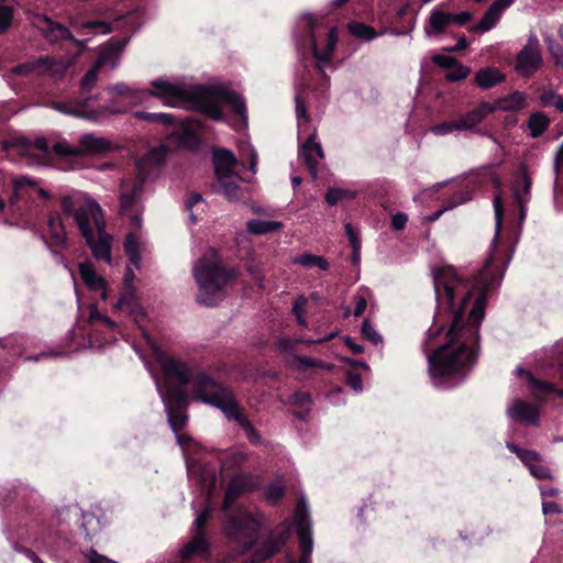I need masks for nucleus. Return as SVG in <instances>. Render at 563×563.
I'll return each mask as SVG.
<instances>
[{"label":"nucleus","instance_id":"52","mask_svg":"<svg viewBox=\"0 0 563 563\" xmlns=\"http://www.w3.org/2000/svg\"><path fill=\"white\" fill-rule=\"evenodd\" d=\"M297 534L299 539L300 552H312L311 530L307 528H301L298 529Z\"/></svg>","mask_w":563,"mask_h":563},{"label":"nucleus","instance_id":"19","mask_svg":"<svg viewBox=\"0 0 563 563\" xmlns=\"http://www.w3.org/2000/svg\"><path fill=\"white\" fill-rule=\"evenodd\" d=\"M124 253L129 258L130 265L126 267V272L123 282H133L135 275L133 267L139 269L141 266V252L139 238L134 233H129L124 241Z\"/></svg>","mask_w":563,"mask_h":563},{"label":"nucleus","instance_id":"20","mask_svg":"<svg viewBox=\"0 0 563 563\" xmlns=\"http://www.w3.org/2000/svg\"><path fill=\"white\" fill-rule=\"evenodd\" d=\"M509 417L523 424H537L539 419V408L525 400L517 399L509 408Z\"/></svg>","mask_w":563,"mask_h":563},{"label":"nucleus","instance_id":"54","mask_svg":"<svg viewBox=\"0 0 563 563\" xmlns=\"http://www.w3.org/2000/svg\"><path fill=\"white\" fill-rule=\"evenodd\" d=\"M79 274L82 282H106L103 278L96 276L95 268L90 263H80Z\"/></svg>","mask_w":563,"mask_h":563},{"label":"nucleus","instance_id":"59","mask_svg":"<svg viewBox=\"0 0 563 563\" xmlns=\"http://www.w3.org/2000/svg\"><path fill=\"white\" fill-rule=\"evenodd\" d=\"M89 320L92 324L102 323L109 329H114L117 327L115 322H113L109 317L100 313L96 308L91 309Z\"/></svg>","mask_w":563,"mask_h":563},{"label":"nucleus","instance_id":"16","mask_svg":"<svg viewBox=\"0 0 563 563\" xmlns=\"http://www.w3.org/2000/svg\"><path fill=\"white\" fill-rule=\"evenodd\" d=\"M311 46H312V55L317 60L316 68L323 74L324 65L329 64L332 60L333 52L336 46L338 35L335 27H332L327 34V43L324 47L319 48L316 43V37L313 32L310 34Z\"/></svg>","mask_w":563,"mask_h":563},{"label":"nucleus","instance_id":"22","mask_svg":"<svg viewBox=\"0 0 563 563\" xmlns=\"http://www.w3.org/2000/svg\"><path fill=\"white\" fill-rule=\"evenodd\" d=\"M494 108L487 103L482 102L477 108L462 114L457 120V124L460 131L471 130L478 125L489 113H492Z\"/></svg>","mask_w":563,"mask_h":563},{"label":"nucleus","instance_id":"11","mask_svg":"<svg viewBox=\"0 0 563 563\" xmlns=\"http://www.w3.org/2000/svg\"><path fill=\"white\" fill-rule=\"evenodd\" d=\"M542 65L541 46L536 36H530L518 53L515 69L522 77H531Z\"/></svg>","mask_w":563,"mask_h":563},{"label":"nucleus","instance_id":"49","mask_svg":"<svg viewBox=\"0 0 563 563\" xmlns=\"http://www.w3.org/2000/svg\"><path fill=\"white\" fill-rule=\"evenodd\" d=\"M118 60L119 57L115 54H112V51L109 48V46H106L100 51L95 65H97L100 69L103 65L109 63L112 65V67H117Z\"/></svg>","mask_w":563,"mask_h":563},{"label":"nucleus","instance_id":"39","mask_svg":"<svg viewBox=\"0 0 563 563\" xmlns=\"http://www.w3.org/2000/svg\"><path fill=\"white\" fill-rule=\"evenodd\" d=\"M523 93L516 91L499 100V108L503 110H519L525 107Z\"/></svg>","mask_w":563,"mask_h":563},{"label":"nucleus","instance_id":"62","mask_svg":"<svg viewBox=\"0 0 563 563\" xmlns=\"http://www.w3.org/2000/svg\"><path fill=\"white\" fill-rule=\"evenodd\" d=\"M295 102H296V115H297L298 120L308 122L309 113H308L307 104H306L303 98L301 96L297 95L295 98Z\"/></svg>","mask_w":563,"mask_h":563},{"label":"nucleus","instance_id":"57","mask_svg":"<svg viewBox=\"0 0 563 563\" xmlns=\"http://www.w3.org/2000/svg\"><path fill=\"white\" fill-rule=\"evenodd\" d=\"M362 335L364 339L371 341L374 344L382 342V336L372 327L368 320H364L362 324Z\"/></svg>","mask_w":563,"mask_h":563},{"label":"nucleus","instance_id":"33","mask_svg":"<svg viewBox=\"0 0 563 563\" xmlns=\"http://www.w3.org/2000/svg\"><path fill=\"white\" fill-rule=\"evenodd\" d=\"M529 376V389L533 398L543 401L548 395L554 393L555 386L551 383L534 378L531 374Z\"/></svg>","mask_w":563,"mask_h":563},{"label":"nucleus","instance_id":"6","mask_svg":"<svg viewBox=\"0 0 563 563\" xmlns=\"http://www.w3.org/2000/svg\"><path fill=\"white\" fill-rule=\"evenodd\" d=\"M262 525V515L243 512L229 517L224 531L228 538L240 547V553L244 554L255 547Z\"/></svg>","mask_w":563,"mask_h":563},{"label":"nucleus","instance_id":"60","mask_svg":"<svg viewBox=\"0 0 563 563\" xmlns=\"http://www.w3.org/2000/svg\"><path fill=\"white\" fill-rule=\"evenodd\" d=\"M89 320L92 324L102 323L109 329H114L117 327L115 322H113L109 317L100 313L96 308L91 309Z\"/></svg>","mask_w":563,"mask_h":563},{"label":"nucleus","instance_id":"32","mask_svg":"<svg viewBox=\"0 0 563 563\" xmlns=\"http://www.w3.org/2000/svg\"><path fill=\"white\" fill-rule=\"evenodd\" d=\"M292 262L295 264L301 265L306 268H317L320 271H328L329 269V262L325 257L320 255H314L311 253H303L298 256H296Z\"/></svg>","mask_w":563,"mask_h":563},{"label":"nucleus","instance_id":"25","mask_svg":"<svg viewBox=\"0 0 563 563\" xmlns=\"http://www.w3.org/2000/svg\"><path fill=\"white\" fill-rule=\"evenodd\" d=\"M236 165L234 154L227 148H216L213 151V166L216 177H223L227 174H233L232 169Z\"/></svg>","mask_w":563,"mask_h":563},{"label":"nucleus","instance_id":"47","mask_svg":"<svg viewBox=\"0 0 563 563\" xmlns=\"http://www.w3.org/2000/svg\"><path fill=\"white\" fill-rule=\"evenodd\" d=\"M80 27L81 30H91L92 34H109L112 32L111 24L104 21H86Z\"/></svg>","mask_w":563,"mask_h":563},{"label":"nucleus","instance_id":"2","mask_svg":"<svg viewBox=\"0 0 563 563\" xmlns=\"http://www.w3.org/2000/svg\"><path fill=\"white\" fill-rule=\"evenodd\" d=\"M152 87L153 89H148L146 95L161 99L164 104L176 107L186 101L214 121L223 119V112L218 101L228 103L235 114L243 118L246 115V106L243 98L238 92L223 86H197L188 89L183 85L156 79L152 81Z\"/></svg>","mask_w":563,"mask_h":563},{"label":"nucleus","instance_id":"51","mask_svg":"<svg viewBox=\"0 0 563 563\" xmlns=\"http://www.w3.org/2000/svg\"><path fill=\"white\" fill-rule=\"evenodd\" d=\"M431 132L435 135H446L454 131H460L457 120L438 123L431 126Z\"/></svg>","mask_w":563,"mask_h":563},{"label":"nucleus","instance_id":"28","mask_svg":"<svg viewBox=\"0 0 563 563\" xmlns=\"http://www.w3.org/2000/svg\"><path fill=\"white\" fill-rule=\"evenodd\" d=\"M48 235L51 244L59 249L67 246V235L59 214H51L48 218Z\"/></svg>","mask_w":563,"mask_h":563},{"label":"nucleus","instance_id":"3","mask_svg":"<svg viewBox=\"0 0 563 563\" xmlns=\"http://www.w3.org/2000/svg\"><path fill=\"white\" fill-rule=\"evenodd\" d=\"M195 396L200 398L201 401L219 408L229 420L236 421L252 443L260 442L261 435L244 415L235 396L228 387L217 383L208 375H201L195 379Z\"/></svg>","mask_w":563,"mask_h":563},{"label":"nucleus","instance_id":"58","mask_svg":"<svg viewBox=\"0 0 563 563\" xmlns=\"http://www.w3.org/2000/svg\"><path fill=\"white\" fill-rule=\"evenodd\" d=\"M294 361L297 362V367L300 369H306L308 367H325L322 361L308 357V356H294Z\"/></svg>","mask_w":563,"mask_h":563},{"label":"nucleus","instance_id":"40","mask_svg":"<svg viewBox=\"0 0 563 563\" xmlns=\"http://www.w3.org/2000/svg\"><path fill=\"white\" fill-rule=\"evenodd\" d=\"M494 211H495V220H496L494 244H496L498 242L499 234L501 232V225H503V219H504V203H503V198H501V195L499 191L494 197Z\"/></svg>","mask_w":563,"mask_h":563},{"label":"nucleus","instance_id":"4","mask_svg":"<svg viewBox=\"0 0 563 563\" xmlns=\"http://www.w3.org/2000/svg\"><path fill=\"white\" fill-rule=\"evenodd\" d=\"M133 117L163 126L174 128L170 137L176 139L177 144L188 150H197L200 145L198 131L201 129L199 120L187 118L185 121L177 122L175 115L169 113H154L144 110H137Z\"/></svg>","mask_w":563,"mask_h":563},{"label":"nucleus","instance_id":"31","mask_svg":"<svg viewBox=\"0 0 563 563\" xmlns=\"http://www.w3.org/2000/svg\"><path fill=\"white\" fill-rule=\"evenodd\" d=\"M550 123L549 117L543 112H532L527 122L529 134L532 137L541 136L548 130Z\"/></svg>","mask_w":563,"mask_h":563},{"label":"nucleus","instance_id":"34","mask_svg":"<svg viewBox=\"0 0 563 563\" xmlns=\"http://www.w3.org/2000/svg\"><path fill=\"white\" fill-rule=\"evenodd\" d=\"M223 195L229 200H239L242 197V188L236 183V180L233 179V174H227L223 177H217Z\"/></svg>","mask_w":563,"mask_h":563},{"label":"nucleus","instance_id":"43","mask_svg":"<svg viewBox=\"0 0 563 563\" xmlns=\"http://www.w3.org/2000/svg\"><path fill=\"white\" fill-rule=\"evenodd\" d=\"M100 68L97 65H92V67L85 74L80 81V88L82 92H90L95 87L98 80Z\"/></svg>","mask_w":563,"mask_h":563},{"label":"nucleus","instance_id":"37","mask_svg":"<svg viewBox=\"0 0 563 563\" xmlns=\"http://www.w3.org/2000/svg\"><path fill=\"white\" fill-rule=\"evenodd\" d=\"M539 100L542 107H554L563 113V97L552 89H543L540 92Z\"/></svg>","mask_w":563,"mask_h":563},{"label":"nucleus","instance_id":"45","mask_svg":"<svg viewBox=\"0 0 563 563\" xmlns=\"http://www.w3.org/2000/svg\"><path fill=\"white\" fill-rule=\"evenodd\" d=\"M35 183L26 177L16 178L13 180L12 186V194L9 197V203L15 205L21 197V191L25 186H34Z\"/></svg>","mask_w":563,"mask_h":563},{"label":"nucleus","instance_id":"29","mask_svg":"<svg viewBox=\"0 0 563 563\" xmlns=\"http://www.w3.org/2000/svg\"><path fill=\"white\" fill-rule=\"evenodd\" d=\"M505 80V75L495 67L481 68L475 75V84L482 89H489Z\"/></svg>","mask_w":563,"mask_h":563},{"label":"nucleus","instance_id":"41","mask_svg":"<svg viewBox=\"0 0 563 563\" xmlns=\"http://www.w3.org/2000/svg\"><path fill=\"white\" fill-rule=\"evenodd\" d=\"M108 285L109 284H75V291L79 297L85 288L90 291L100 295L103 300L108 298Z\"/></svg>","mask_w":563,"mask_h":563},{"label":"nucleus","instance_id":"1","mask_svg":"<svg viewBox=\"0 0 563 563\" xmlns=\"http://www.w3.org/2000/svg\"><path fill=\"white\" fill-rule=\"evenodd\" d=\"M492 284H434L439 308L448 309L451 323L445 342L428 352L433 377H451L470 371L479 352V328Z\"/></svg>","mask_w":563,"mask_h":563},{"label":"nucleus","instance_id":"8","mask_svg":"<svg viewBox=\"0 0 563 563\" xmlns=\"http://www.w3.org/2000/svg\"><path fill=\"white\" fill-rule=\"evenodd\" d=\"M188 394L179 386H169L167 389L168 422L175 433L180 432L187 424Z\"/></svg>","mask_w":563,"mask_h":563},{"label":"nucleus","instance_id":"30","mask_svg":"<svg viewBox=\"0 0 563 563\" xmlns=\"http://www.w3.org/2000/svg\"><path fill=\"white\" fill-rule=\"evenodd\" d=\"M46 31L45 37L49 42H57L59 40L73 41L74 36L71 32L63 24L54 22L53 20L45 18Z\"/></svg>","mask_w":563,"mask_h":563},{"label":"nucleus","instance_id":"42","mask_svg":"<svg viewBox=\"0 0 563 563\" xmlns=\"http://www.w3.org/2000/svg\"><path fill=\"white\" fill-rule=\"evenodd\" d=\"M52 151L55 155L60 157H77L82 155L81 148L71 146L67 142L56 143Z\"/></svg>","mask_w":563,"mask_h":563},{"label":"nucleus","instance_id":"56","mask_svg":"<svg viewBox=\"0 0 563 563\" xmlns=\"http://www.w3.org/2000/svg\"><path fill=\"white\" fill-rule=\"evenodd\" d=\"M344 230L350 241V244L353 247L354 257H356L358 255V250L361 247V241L358 239L357 232L354 230L351 223H346L344 225Z\"/></svg>","mask_w":563,"mask_h":563},{"label":"nucleus","instance_id":"23","mask_svg":"<svg viewBox=\"0 0 563 563\" xmlns=\"http://www.w3.org/2000/svg\"><path fill=\"white\" fill-rule=\"evenodd\" d=\"M79 145L84 154H103L112 150L111 142L104 137L96 136L93 134H84L79 140Z\"/></svg>","mask_w":563,"mask_h":563},{"label":"nucleus","instance_id":"48","mask_svg":"<svg viewBox=\"0 0 563 563\" xmlns=\"http://www.w3.org/2000/svg\"><path fill=\"white\" fill-rule=\"evenodd\" d=\"M471 74V69L467 66L460 64L459 62L445 74L448 81H460L465 79Z\"/></svg>","mask_w":563,"mask_h":563},{"label":"nucleus","instance_id":"9","mask_svg":"<svg viewBox=\"0 0 563 563\" xmlns=\"http://www.w3.org/2000/svg\"><path fill=\"white\" fill-rule=\"evenodd\" d=\"M289 539V527L285 523L278 525L272 530L265 540L254 548L251 560L246 563H263L279 553Z\"/></svg>","mask_w":563,"mask_h":563},{"label":"nucleus","instance_id":"61","mask_svg":"<svg viewBox=\"0 0 563 563\" xmlns=\"http://www.w3.org/2000/svg\"><path fill=\"white\" fill-rule=\"evenodd\" d=\"M307 305V299L305 297H299L295 302H294V306H292V312L296 316L297 318V321L298 323L301 325V327H307V323H306V320L303 319V311H305V307Z\"/></svg>","mask_w":563,"mask_h":563},{"label":"nucleus","instance_id":"46","mask_svg":"<svg viewBox=\"0 0 563 563\" xmlns=\"http://www.w3.org/2000/svg\"><path fill=\"white\" fill-rule=\"evenodd\" d=\"M264 496L269 503H277L285 496V486L280 483H271L265 487Z\"/></svg>","mask_w":563,"mask_h":563},{"label":"nucleus","instance_id":"55","mask_svg":"<svg viewBox=\"0 0 563 563\" xmlns=\"http://www.w3.org/2000/svg\"><path fill=\"white\" fill-rule=\"evenodd\" d=\"M295 521L297 526V530L301 528L310 529V522L308 518V512L305 506L297 505L295 509Z\"/></svg>","mask_w":563,"mask_h":563},{"label":"nucleus","instance_id":"10","mask_svg":"<svg viewBox=\"0 0 563 563\" xmlns=\"http://www.w3.org/2000/svg\"><path fill=\"white\" fill-rule=\"evenodd\" d=\"M158 362L161 364L165 378L170 383L169 386H179L180 388L184 389V387L191 382L192 398L195 400H201L200 398H196L195 396V379L198 376L205 375L203 373H199L195 376H191L188 365L173 357L159 356Z\"/></svg>","mask_w":563,"mask_h":563},{"label":"nucleus","instance_id":"24","mask_svg":"<svg viewBox=\"0 0 563 563\" xmlns=\"http://www.w3.org/2000/svg\"><path fill=\"white\" fill-rule=\"evenodd\" d=\"M198 302L206 306H216L225 297L227 284H199Z\"/></svg>","mask_w":563,"mask_h":563},{"label":"nucleus","instance_id":"36","mask_svg":"<svg viewBox=\"0 0 563 563\" xmlns=\"http://www.w3.org/2000/svg\"><path fill=\"white\" fill-rule=\"evenodd\" d=\"M347 29L353 36L364 41H372L379 35L374 27L362 22H351Z\"/></svg>","mask_w":563,"mask_h":563},{"label":"nucleus","instance_id":"21","mask_svg":"<svg viewBox=\"0 0 563 563\" xmlns=\"http://www.w3.org/2000/svg\"><path fill=\"white\" fill-rule=\"evenodd\" d=\"M210 543L206 539V536L201 533H195L192 539L185 544L180 552L179 556L181 559V563H187L195 556H202L209 553Z\"/></svg>","mask_w":563,"mask_h":563},{"label":"nucleus","instance_id":"14","mask_svg":"<svg viewBox=\"0 0 563 563\" xmlns=\"http://www.w3.org/2000/svg\"><path fill=\"white\" fill-rule=\"evenodd\" d=\"M257 486L258 483L250 474L240 473L233 475L224 493L223 510L230 509L240 496L255 490Z\"/></svg>","mask_w":563,"mask_h":563},{"label":"nucleus","instance_id":"35","mask_svg":"<svg viewBox=\"0 0 563 563\" xmlns=\"http://www.w3.org/2000/svg\"><path fill=\"white\" fill-rule=\"evenodd\" d=\"M246 227L250 233L261 235L282 229L283 223L279 221L251 220Z\"/></svg>","mask_w":563,"mask_h":563},{"label":"nucleus","instance_id":"44","mask_svg":"<svg viewBox=\"0 0 563 563\" xmlns=\"http://www.w3.org/2000/svg\"><path fill=\"white\" fill-rule=\"evenodd\" d=\"M88 245L91 247L92 253L97 258L106 261L111 260V247L104 240L100 239L99 241H96L93 239L92 243Z\"/></svg>","mask_w":563,"mask_h":563},{"label":"nucleus","instance_id":"26","mask_svg":"<svg viewBox=\"0 0 563 563\" xmlns=\"http://www.w3.org/2000/svg\"><path fill=\"white\" fill-rule=\"evenodd\" d=\"M430 275L433 282H466L455 266L444 262L432 264Z\"/></svg>","mask_w":563,"mask_h":563},{"label":"nucleus","instance_id":"5","mask_svg":"<svg viewBox=\"0 0 563 563\" xmlns=\"http://www.w3.org/2000/svg\"><path fill=\"white\" fill-rule=\"evenodd\" d=\"M158 154L154 151L146 154L135 164L136 175L134 177H125L121 183L120 208L122 212L132 210L136 199L143 191L145 180L154 170H157L161 164Z\"/></svg>","mask_w":563,"mask_h":563},{"label":"nucleus","instance_id":"12","mask_svg":"<svg viewBox=\"0 0 563 563\" xmlns=\"http://www.w3.org/2000/svg\"><path fill=\"white\" fill-rule=\"evenodd\" d=\"M509 261L510 255L494 246L484 266L478 271V274L474 276L473 282H500L504 278Z\"/></svg>","mask_w":563,"mask_h":563},{"label":"nucleus","instance_id":"53","mask_svg":"<svg viewBox=\"0 0 563 563\" xmlns=\"http://www.w3.org/2000/svg\"><path fill=\"white\" fill-rule=\"evenodd\" d=\"M512 452H516L520 460L529 467L539 461L538 453L529 450H521L516 445H509Z\"/></svg>","mask_w":563,"mask_h":563},{"label":"nucleus","instance_id":"64","mask_svg":"<svg viewBox=\"0 0 563 563\" xmlns=\"http://www.w3.org/2000/svg\"><path fill=\"white\" fill-rule=\"evenodd\" d=\"M210 518V509L206 507L197 517L195 521V533H201L205 536V526Z\"/></svg>","mask_w":563,"mask_h":563},{"label":"nucleus","instance_id":"17","mask_svg":"<svg viewBox=\"0 0 563 563\" xmlns=\"http://www.w3.org/2000/svg\"><path fill=\"white\" fill-rule=\"evenodd\" d=\"M114 308L126 312L128 314L134 316L137 320L143 316L142 308L136 296V290L133 284H123L117 302L113 303Z\"/></svg>","mask_w":563,"mask_h":563},{"label":"nucleus","instance_id":"18","mask_svg":"<svg viewBox=\"0 0 563 563\" xmlns=\"http://www.w3.org/2000/svg\"><path fill=\"white\" fill-rule=\"evenodd\" d=\"M316 134H312L302 144L299 156L306 164L312 177H317L319 159L323 158V150L321 144L314 141Z\"/></svg>","mask_w":563,"mask_h":563},{"label":"nucleus","instance_id":"63","mask_svg":"<svg viewBox=\"0 0 563 563\" xmlns=\"http://www.w3.org/2000/svg\"><path fill=\"white\" fill-rule=\"evenodd\" d=\"M432 62L437 66H439L441 68H445V69H451L457 63V60L454 57L448 56V55H441V54L433 55Z\"/></svg>","mask_w":563,"mask_h":563},{"label":"nucleus","instance_id":"13","mask_svg":"<svg viewBox=\"0 0 563 563\" xmlns=\"http://www.w3.org/2000/svg\"><path fill=\"white\" fill-rule=\"evenodd\" d=\"M74 220L79 228V231L87 244H91L93 241V230L90 227V220L92 219L99 233L104 229V221L101 216V209L98 205L87 209L86 207H79L74 211Z\"/></svg>","mask_w":563,"mask_h":563},{"label":"nucleus","instance_id":"27","mask_svg":"<svg viewBox=\"0 0 563 563\" xmlns=\"http://www.w3.org/2000/svg\"><path fill=\"white\" fill-rule=\"evenodd\" d=\"M450 24H452L450 12H444L441 9H433L429 15L428 24L426 25V33L428 35H440L444 33Z\"/></svg>","mask_w":563,"mask_h":563},{"label":"nucleus","instance_id":"38","mask_svg":"<svg viewBox=\"0 0 563 563\" xmlns=\"http://www.w3.org/2000/svg\"><path fill=\"white\" fill-rule=\"evenodd\" d=\"M355 192L347 189L342 188H329L325 192V201L330 206H335L339 201L345 199H354Z\"/></svg>","mask_w":563,"mask_h":563},{"label":"nucleus","instance_id":"50","mask_svg":"<svg viewBox=\"0 0 563 563\" xmlns=\"http://www.w3.org/2000/svg\"><path fill=\"white\" fill-rule=\"evenodd\" d=\"M13 9L9 5H0V34L5 33L12 24Z\"/></svg>","mask_w":563,"mask_h":563},{"label":"nucleus","instance_id":"15","mask_svg":"<svg viewBox=\"0 0 563 563\" xmlns=\"http://www.w3.org/2000/svg\"><path fill=\"white\" fill-rule=\"evenodd\" d=\"M514 0H495L485 11L478 23L468 27L471 33H486L490 31L499 21L501 12L507 9Z\"/></svg>","mask_w":563,"mask_h":563},{"label":"nucleus","instance_id":"7","mask_svg":"<svg viewBox=\"0 0 563 563\" xmlns=\"http://www.w3.org/2000/svg\"><path fill=\"white\" fill-rule=\"evenodd\" d=\"M192 275L196 282H235L239 277V269L225 265L218 251L210 247L195 263Z\"/></svg>","mask_w":563,"mask_h":563}]
</instances>
